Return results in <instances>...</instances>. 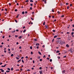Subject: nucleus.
<instances>
[{
    "label": "nucleus",
    "instance_id": "obj_33",
    "mask_svg": "<svg viewBox=\"0 0 74 74\" xmlns=\"http://www.w3.org/2000/svg\"><path fill=\"white\" fill-rule=\"evenodd\" d=\"M31 55H33V52H32V51H31Z\"/></svg>",
    "mask_w": 74,
    "mask_h": 74
},
{
    "label": "nucleus",
    "instance_id": "obj_18",
    "mask_svg": "<svg viewBox=\"0 0 74 74\" xmlns=\"http://www.w3.org/2000/svg\"><path fill=\"white\" fill-rule=\"evenodd\" d=\"M8 70H9V71H10V70H11V69H10L9 68H8Z\"/></svg>",
    "mask_w": 74,
    "mask_h": 74
},
{
    "label": "nucleus",
    "instance_id": "obj_21",
    "mask_svg": "<svg viewBox=\"0 0 74 74\" xmlns=\"http://www.w3.org/2000/svg\"><path fill=\"white\" fill-rule=\"evenodd\" d=\"M27 71H30V69H27Z\"/></svg>",
    "mask_w": 74,
    "mask_h": 74
},
{
    "label": "nucleus",
    "instance_id": "obj_50",
    "mask_svg": "<svg viewBox=\"0 0 74 74\" xmlns=\"http://www.w3.org/2000/svg\"><path fill=\"white\" fill-rule=\"evenodd\" d=\"M3 47V46L2 45L0 46V48H2Z\"/></svg>",
    "mask_w": 74,
    "mask_h": 74
},
{
    "label": "nucleus",
    "instance_id": "obj_24",
    "mask_svg": "<svg viewBox=\"0 0 74 74\" xmlns=\"http://www.w3.org/2000/svg\"><path fill=\"white\" fill-rule=\"evenodd\" d=\"M16 59L19 60V58H18V57H16Z\"/></svg>",
    "mask_w": 74,
    "mask_h": 74
},
{
    "label": "nucleus",
    "instance_id": "obj_61",
    "mask_svg": "<svg viewBox=\"0 0 74 74\" xmlns=\"http://www.w3.org/2000/svg\"><path fill=\"white\" fill-rule=\"evenodd\" d=\"M17 66H19V64H17Z\"/></svg>",
    "mask_w": 74,
    "mask_h": 74
},
{
    "label": "nucleus",
    "instance_id": "obj_16",
    "mask_svg": "<svg viewBox=\"0 0 74 74\" xmlns=\"http://www.w3.org/2000/svg\"><path fill=\"white\" fill-rule=\"evenodd\" d=\"M39 60L40 62H41L42 60V59H40Z\"/></svg>",
    "mask_w": 74,
    "mask_h": 74
},
{
    "label": "nucleus",
    "instance_id": "obj_12",
    "mask_svg": "<svg viewBox=\"0 0 74 74\" xmlns=\"http://www.w3.org/2000/svg\"><path fill=\"white\" fill-rule=\"evenodd\" d=\"M58 37V36H54V38H56V37Z\"/></svg>",
    "mask_w": 74,
    "mask_h": 74
},
{
    "label": "nucleus",
    "instance_id": "obj_36",
    "mask_svg": "<svg viewBox=\"0 0 74 74\" xmlns=\"http://www.w3.org/2000/svg\"><path fill=\"white\" fill-rule=\"evenodd\" d=\"M30 2H33V0H30Z\"/></svg>",
    "mask_w": 74,
    "mask_h": 74
},
{
    "label": "nucleus",
    "instance_id": "obj_25",
    "mask_svg": "<svg viewBox=\"0 0 74 74\" xmlns=\"http://www.w3.org/2000/svg\"><path fill=\"white\" fill-rule=\"evenodd\" d=\"M14 56V54H12L11 55V56Z\"/></svg>",
    "mask_w": 74,
    "mask_h": 74
},
{
    "label": "nucleus",
    "instance_id": "obj_23",
    "mask_svg": "<svg viewBox=\"0 0 74 74\" xmlns=\"http://www.w3.org/2000/svg\"><path fill=\"white\" fill-rule=\"evenodd\" d=\"M52 12H54V10H53V9H52Z\"/></svg>",
    "mask_w": 74,
    "mask_h": 74
},
{
    "label": "nucleus",
    "instance_id": "obj_15",
    "mask_svg": "<svg viewBox=\"0 0 74 74\" xmlns=\"http://www.w3.org/2000/svg\"><path fill=\"white\" fill-rule=\"evenodd\" d=\"M60 51H57L56 52V53H59Z\"/></svg>",
    "mask_w": 74,
    "mask_h": 74
},
{
    "label": "nucleus",
    "instance_id": "obj_22",
    "mask_svg": "<svg viewBox=\"0 0 74 74\" xmlns=\"http://www.w3.org/2000/svg\"><path fill=\"white\" fill-rule=\"evenodd\" d=\"M6 52L7 51H6V50H4V52H5V53H6Z\"/></svg>",
    "mask_w": 74,
    "mask_h": 74
},
{
    "label": "nucleus",
    "instance_id": "obj_1",
    "mask_svg": "<svg viewBox=\"0 0 74 74\" xmlns=\"http://www.w3.org/2000/svg\"><path fill=\"white\" fill-rule=\"evenodd\" d=\"M22 37H23V36H20L18 38H20V39H21L22 38Z\"/></svg>",
    "mask_w": 74,
    "mask_h": 74
},
{
    "label": "nucleus",
    "instance_id": "obj_49",
    "mask_svg": "<svg viewBox=\"0 0 74 74\" xmlns=\"http://www.w3.org/2000/svg\"><path fill=\"white\" fill-rule=\"evenodd\" d=\"M47 59L48 60H49V58H47Z\"/></svg>",
    "mask_w": 74,
    "mask_h": 74
},
{
    "label": "nucleus",
    "instance_id": "obj_52",
    "mask_svg": "<svg viewBox=\"0 0 74 74\" xmlns=\"http://www.w3.org/2000/svg\"><path fill=\"white\" fill-rule=\"evenodd\" d=\"M15 22H16V23H17V21L16 20H15Z\"/></svg>",
    "mask_w": 74,
    "mask_h": 74
},
{
    "label": "nucleus",
    "instance_id": "obj_40",
    "mask_svg": "<svg viewBox=\"0 0 74 74\" xmlns=\"http://www.w3.org/2000/svg\"><path fill=\"white\" fill-rule=\"evenodd\" d=\"M11 71H12V70H13V68H11Z\"/></svg>",
    "mask_w": 74,
    "mask_h": 74
},
{
    "label": "nucleus",
    "instance_id": "obj_39",
    "mask_svg": "<svg viewBox=\"0 0 74 74\" xmlns=\"http://www.w3.org/2000/svg\"><path fill=\"white\" fill-rule=\"evenodd\" d=\"M39 69L40 70H41V69H42V68L41 67H40L39 68Z\"/></svg>",
    "mask_w": 74,
    "mask_h": 74
},
{
    "label": "nucleus",
    "instance_id": "obj_30",
    "mask_svg": "<svg viewBox=\"0 0 74 74\" xmlns=\"http://www.w3.org/2000/svg\"><path fill=\"white\" fill-rule=\"evenodd\" d=\"M44 1H45V4H46L47 2L46 1V0H44Z\"/></svg>",
    "mask_w": 74,
    "mask_h": 74
},
{
    "label": "nucleus",
    "instance_id": "obj_64",
    "mask_svg": "<svg viewBox=\"0 0 74 74\" xmlns=\"http://www.w3.org/2000/svg\"><path fill=\"white\" fill-rule=\"evenodd\" d=\"M33 63H34V62H35L33 60Z\"/></svg>",
    "mask_w": 74,
    "mask_h": 74
},
{
    "label": "nucleus",
    "instance_id": "obj_8",
    "mask_svg": "<svg viewBox=\"0 0 74 74\" xmlns=\"http://www.w3.org/2000/svg\"><path fill=\"white\" fill-rule=\"evenodd\" d=\"M26 32V29H24L23 31V33H25Z\"/></svg>",
    "mask_w": 74,
    "mask_h": 74
},
{
    "label": "nucleus",
    "instance_id": "obj_31",
    "mask_svg": "<svg viewBox=\"0 0 74 74\" xmlns=\"http://www.w3.org/2000/svg\"><path fill=\"white\" fill-rule=\"evenodd\" d=\"M52 59H50V62H52Z\"/></svg>",
    "mask_w": 74,
    "mask_h": 74
},
{
    "label": "nucleus",
    "instance_id": "obj_42",
    "mask_svg": "<svg viewBox=\"0 0 74 74\" xmlns=\"http://www.w3.org/2000/svg\"><path fill=\"white\" fill-rule=\"evenodd\" d=\"M72 35H73L74 34V32H73L71 33Z\"/></svg>",
    "mask_w": 74,
    "mask_h": 74
},
{
    "label": "nucleus",
    "instance_id": "obj_4",
    "mask_svg": "<svg viewBox=\"0 0 74 74\" xmlns=\"http://www.w3.org/2000/svg\"><path fill=\"white\" fill-rule=\"evenodd\" d=\"M36 46H38V45H40V44L38 43H37L36 44Z\"/></svg>",
    "mask_w": 74,
    "mask_h": 74
},
{
    "label": "nucleus",
    "instance_id": "obj_48",
    "mask_svg": "<svg viewBox=\"0 0 74 74\" xmlns=\"http://www.w3.org/2000/svg\"><path fill=\"white\" fill-rule=\"evenodd\" d=\"M15 11L16 12V11H17V9H15Z\"/></svg>",
    "mask_w": 74,
    "mask_h": 74
},
{
    "label": "nucleus",
    "instance_id": "obj_35",
    "mask_svg": "<svg viewBox=\"0 0 74 74\" xmlns=\"http://www.w3.org/2000/svg\"><path fill=\"white\" fill-rule=\"evenodd\" d=\"M57 58H58V59H60V57L59 56H58Z\"/></svg>",
    "mask_w": 74,
    "mask_h": 74
},
{
    "label": "nucleus",
    "instance_id": "obj_57",
    "mask_svg": "<svg viewBox=\"0 0 74 74\" xmlns=\"http://www.w3.org/2000/svg\"><path fill=\"white\" fill-rule=\"evenodd\" d=\"M16 32H18L19 31V30L18 29H16Z\"/></svg>",
    "mask_w": 74,
    "mask_h": 74
},
{
    "label": "nucleus",
    "instance_id": "obj_47",
    "mask_svg": "<svg viewBox=\"0 0 74 74\" xmlns=\"http://www.w3.org/2000/svg\"><path fill=\"white\" fill-rule=\"evenodd\" d=\"M31 19H32V21H33L34 20V19H33L32 18H31Z\"/></svg>",
    "mask_w": 74,
    "mask_h": 74
},
{
    "label": "nucleus",
    "instance_id": "obj_10",
    "mask_svg": "<svg viewBox=\"0 0 74 74\" xmlns=\"http://www.w3.org/2000/svg\"><path fill=\"white\" fill-rule=\"evenodd\" d=\"M38 53L39 54V55H41V53H40V52L39 51H38Z\"/></svg>",
    "mask_w": 74,
    "mask_h": 74
},
{
    "label": "nucleus",
    "instance_id": "obj_41",
    "mask_svg": "<svg viewBox=\"0 0 74 74\" xmlns=\"http://www.w3.org/2000/svg\"><path fill=\"white\" fill-rule=\"evenodd\" d=\"M25 58L26 59H28V57H27V56H26V57H25Z\"/></svg>",
    "mask_w": 74,
    "mask_h": 74
},
{
    "label": "nucleus",
    "instance_id": "obj_60",
    "mask_svg": "<svg viewBox=\"0 0 74 74\" xmlns=\"http://www.w3.org/2000/svg\"><path fill=\"white\" fill-rule=\"evenodd\" d=\"M2 62H1V63H0V65H1V64H2Z\"/></svg>",
    "mask_w": 74,
    "mask_h": 74
},
{
    "label": "nucleus",
    "instance_id": "obj_63",
    "mask_svg": "<svg viewBox=\"0 0 74 74\" xmlns=\"http://www.w3.org/2000/svg\"><path fill=\"white\" fill-rule=\"evenodd\" d=\"M8 51H10V49H8Z\"/></svg>",
    "mask_w": 74,
    "mask_h": 74
},
{
    "label": "nucleus",
    "instance_id": "obj_6",
    "mask_svg": "<svg viewBox=\"0 0 74 74\" xmlns=\"http://www.w3.org/2000/svg\"><path fill=\"white\" fill-rule=\"evenodd\" d=\"M6 66V64H5L4 66H1V67H5Z\"/></svg>",
    "mask_w": 74,
    "mask_h": 74
},
{
    "label": "nucleus",
    "instance_id": "obj_45",
    "mask_svg": "<svg viewBox=\"0 0 74 74\" xmlns=\"http://www.w3.org/2000/svg\"><path fill=\"white\" fill-rule=\"evenodd\" d=\"M67 34H70V32H67Z\"/></svg>",
    "mask_w": 74,
    "mask_h": 74
},
{
    "label": "nucleus",
    "instance_id": "obj_17",
    "mask_svg": "<svg viewBox=\"0 0 74 74\" xmlns=\"http://www.w3.org/2000/svg\"><path fill=\"white\" fill-rule=\"evenodd\" d=\"M45 27L47 28H48V26L47 25H45Z\"/></svg>",
    "mask_w": 74,
    "mask_h": 74
},
{
    "label": "nucleus",
    "instance_id": "obj_59",
    "mask_svg": "<svg viewBox=\"0 0 74 74\" xmlns=\"http://www.w3.org/2000/svg\"><path fill=\"white\" fill-rule=\"evenodd\" d=\"M68 4H69V3H66V5H68Z\"/></svg>",
    "mask_w": 74,
    "mask_h": 74
},
{
    "label": "nucleus",
    "instance_id": "obj_19",
    "mask_svg": "<svg viewBox=\"0 0 74 74\" xmlns=\"http://www.w3.org/2000/svg\"><path fill=\"white\" fill-rule=\"evenodd\" d=\"M30 49H32V46H31L30 47Z\"/></svg>",
    "mask_w": 74,
    "mask_h": 74
},
{
    "label": "nucleus",
    "instance_id": "obj_51",
    "mask_svg": "<svg viewBox=\"0 0 74 74\" xmlns=\"http://www.w3.org/2000/svg\"><path fill=\"white\" fill-rule=\"evenodd\" d=\"M16 71H19V69H16Z\"/></svg>",
    "mask_w": 74,
    "mask_h": 74
},
{
    "label": "nucleus",
    "instance_id": "obj_32",
    "mask_svg": "<svg viewBox=\"0 0 74 74\" xmlns=\"http://www.w3.org/2000/svg\"><path fill=\"white\" fill-rule=\"evenodd\" d=\"M22 14H25V12H22Z\"/></svg>",
    "mask_w": 74,
    "mask_h": 74
},
{
    "label": "nucleus",
    "instance_id": "obj_7",
    "mask_svg": "<svg viewBox=\"0 0 74 74\" xmlns=\"http://www.w3.org/2000/svg\"><path fill=\"white\" fill-rule=\"evenodd\" d=\"M66 47L67 48H69V45L68 44H67L66 45Z\"/></svg>",
    "mask_w": 74,
    "mask_h": 74
},
{
    "label": "nucleus",
    "instance_id": "obj_34",
    "mask_svg": "<svg viewBox=\"0 0 74 74\" xmlns=\"http://www.w3.org/2000/svg\"><path fill=\"white\" fill-rule=\"evenodd\" d=\"M19 49H22V47L21 46H20L19 47Z\"/></svg>",
    "mask_w": 74,
    "mask_h": 74
},
{
    "label": "nucleus",
    "instance_id": "obj_53",
    "mask_svg": "<svg viewBox=\"0 0 74 74\" xmlns=\"http://www.w3.org/2000/svg\"><path fill=\"white\" fill-rule=\"evenodd\" d=\"M25 28V26H24L23 27V29H24Z\"/></svg>",
    "mask_w": 74,
    "mask_h": 74
},
{
    "label": "nucleus",
    "instance_id": "obj_29",
    "mask_svg": "<svg viewBox=\"0 0 74 74\" xmlns=\"http://www.w3.org/2000/svg\"><path fill=\"white\" fill-rule=\"evenodd\" d=\"M15 37L16 38L18 37V35H15Z\"/></svg>",
    "mask_w": 74,
    "mask_h": 74
},
{
    "label": "nucleus",
    "instance_id": "obj_55",
    "mask_svg": "<svg viewBox=\"0 0 74 74\" xmlns=\"http://www.w3.org/2000/svg\"><path fill=\"white\" fill-rule=\"evenodd\" d=\"M16 44L17 45H18V44L19 43H18V42H17L16 43Z\"/></svg>",
    "mask_w": 74,
    "mask_h": 74
},
{
    "label": "nucleus",
    "instance_id": "obj_44",
    "mask_svg": "<svg viewBox=\"0 0 74 74\" xmlns=\"http://www.w3.org/2000/svg\"><path fill=\"white\" fill-rule=\"evenodd\" d=\"M30 9L31 10H32V7H30Z\"/></svg>",
    "mask_w": 74,
    "mask_h": 74
},
{
    "label": "nucleus",
    "instance_id": "obj_14",
    "mask_svg": "<svg viewBox=\"0 0 74 74\" xmlns=\"http://www.w3.org/2000/svg\"><path fill=\"white\" fill-rule=\"evenodd\" d=\"M29 2V0H26L25 1V3H27V2Z\"/></svg>",
    "mask_w": 74,
    "mask_h": 74
},
{
    "label": "nucleus",
    "instance_id": "obj_54",
    "mask_svg": "<svg viewBox=\"0 0 74 74\" xmlns=\"http://www.w3.org/2000/svg\"><path fill=\"white\" fill-rule=\"evenodd\" d=\"M38 48H39V47L38 46L36 47V48L37 49H38Z\"/></svg>",
    "mask_w": 74,
    "mask_h": 74
},
{
    "label": "nucleus",
    "instance_id": "obj_43",
    "mask_svg": "<svg viewBox=\"0 0 74 74\" xmlns=\"http://www.w3.org/2000/svg\"><path fill=\"white\" fill-rule=\"evenodd\" d=\"M67 57V56H65L63 57L64 58H66V57Z\"/></svg>",
    "mask_w": 74,
    "mask_h": 74
},
{
    "label": "nucleus",
    "instance_id": "obj_9",
    "mask_svg": "<svg viewBox=\"0 0 74 74\" xmlns=\"http://www.w3.org/2000/svg\"><path fill=\"white\" fill-rule=\"evenodd\" d=\"M21 59H20L17 62L18 63H19V62H21Z\"/></svg>",
    "mask_w": 74,
    "mask_h": 74
},
{
    "label": "nucleus",
    "instance_id": "obj_37",
    "mask_svg": "<svg viewBox=\"0 0 74 74\" xmlns=\"http://www.w3.org/2000/svg\"><path fill=\"white\" fill-rule=\"evenodd\" d=\"M45 22H44L43 24V25H45Z\"/></svg>",
    "mask_w": 74,
    "mask_h": 74
},
{
    "label": "nucleus",
    "instance_id": "obj_28",
    "mask_svg": "<svg viewBox=\"0 0 74 74\" xmlns=\"http://www.w3.org/2000/svg\"><path fill=\"white\" fill-rule=\"evenodd\" d=\"M6 72L7 73H10V71H6Z\"/></svg>",
    "mask_w": 74,
    "mask_h": 74
},
{
    "label": "nucleus",
    "instance_id": "obj_2",
    "mask_svg": "<svg viewBox=\"0 0 74 74\" xmlns=\"http://www.w3.org/2000/svg\"><path fill=\"white\" fill-rule=\"evenodd\" d=\"M0 70H1V72H4V70H3V69H0Z\"/></svg>",
    "mask_w": 74,
    "mask_h": 74
},
{
    "label": "nucleus",
    "instance_id": "obj_3",
    "mask_svg": "<svg viewBox=\"0 0 74 74\" xmlns=\"http://www.w3.org/2000/svg\"><path fill=\"white\" fill-rule=\"evenodd\" d=\"M39 73L40 74H42V71H39Z\"/></svg>",
    "mask_w": 74,
    "mask_h": 74
},
{
    "label": "nucleus",
    "instance_id": "obj_13",
    "mask_svg": "<svg viewBox=\"0 0 74 74\" xmlns=\"http://www.w3.org/2000/svg\"><path fill=\"white\" fill-rule=\"evenodd\" d=\"M34 41H37V39L34 38Z\"/></svg>",
    "mask_w": 74,
    "mask_h": 74
},
{
    "label": "nucleus",
    "instance_id": "obj_62",
    "mask_svg": "<svg viewBox=\"0 0 74 74\" xmlns=\"http://www.w3.org/2000/svg\"><path fill=\"white\" fill-rule=\"evenodd\" d=\"M70 6H71V7L72 6V4H70Z\"/></svg>",
    "mask_w": 74,
    "mask_h": 74
},
{
    "label": "nucleus",
    "instance_id": "obj_11",
    "mask_svg": "<svg viewBox=\"0 0 74 74\" xmlns=\"http://www.w3.org/2000/svg\"><path fill=\"white\" fill-rule=\"evenodd\" d=\"M15 30H14V31H12V33H15Z\"/></svg>",
    "mask_w": 74,
    "mask_h": 74
},
{
    "label": "nucleus",
    "instance_id": "obj_56",
    "mask_svg": "<svg viewBox=\"0 0 74 74\" xmlns=\"http://www.w3.org/2000/svg\"><path fill=\"white\" fill-rule=\"evenodd\" d=\"M44 47H45V46H44V45H43L42 46V47L43 48H44Z\"/></svg>",
    "mask_w": 74,
    "mask_h": 74
},
{
    "label": "nucleus",
    "instance_id": "obj_26",
    "mask_svg": "<svg viewBox=\"0 0 74 74\" xmlns=\"http://www.w3.org/2000/svg\"><path fill=\"white\" fill-rule=\"evenodd\" d=\"M53 32H56V31L55 30H53Z\"/></svg>",
    "mask_w": 74,
    "mask_h": 74
},
{
    "label": "nucleus",
    "instance_id": "obj_38",
    "mask_svg": "<svg viewBox=\"0 0 74 74\" xmlns=\"http://www.w3.org/2000/svg\"><path fill=\"white\" fill-rule=\"evenodd\" d=\"M30 6H33V4L32 3H31L30 4Z\"/></svg>",
    "mask_w": 74,
    "mask_h": 74
},
{
    "label": "nucleus",
    "instance_id": "obj_20",
    "mask_svg": "<svg viewBox=\"0 0 74 74\" xmlns=\"http://www.w3.org/2000/svg\"><path fill=\"white\" fill-rule=\"evenodd\" d=\"M69 6H68L67 7V10H69Z\"/></svg>",
    "mask_w": 74,
    "mask_h": 74
},
{
    "label": "nucleus",
    "instance_id": "obj_5",
    "mask_svg": "<svg viewBox=\"0 0 74 74\" xmlns=\"http://www.w3.org/2000/svg\"><path fill=\"white\" fill-rule=\"evenodd\" d=\"M65 72H66V71H65V70H64L62 71V73L63 74H64L65 73Z\"/></svg>",
    "mask_w": 74,
    "mask_h": 74
},
{
    "label": "nucleus",
    "instance_id": "obj_58",
    "mask_svg": "<svg viewBox=\"0 0 74 74\" xmlns=\"http://www.w3.org/2000/svg\"><path fill=\"white\" fill-rule=\"evenodd\" d=\"M38 59H40V57L39 56L38 58Z\"/></svg>",
    "mask_w": 74,
    "mask_h": 74
},
{
    "label": "nucleus",
    "instance_id": "obj_27",
    "mask_svg": "<svg viewBox=\"0 0 74 74\" xmlns=\"http://www.w3.org/2000/svg\"><path fill=\"white\" fill-rule=\"evenodd\" d=\"M22 62L23 63H24V61L23 60H22Z\"/></svg>",
    "mask_w": 74,
    "mask_h": 74
},
{
    "label": "nucleus",
    "instance_id": "obj_46",
    "mask_svg": "<svg viewBox=\"0 0 74 74\" xmlns=\"http://www.w3.org/2000/svg\"><path fill=\"white\" fill-rule=\"evenodd\" d=\"M64 15H62V17H64Z\"/></svg>",
    "mask_w": 74,
    "mask_h": 74
}]
</instances>
